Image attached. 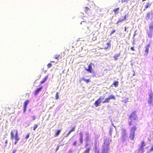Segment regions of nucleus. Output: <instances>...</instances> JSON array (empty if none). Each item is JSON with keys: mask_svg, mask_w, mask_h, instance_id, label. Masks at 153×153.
Instances as JSON below:
<instances>
[{"mask_svg": "<svg viewBox=\"0 0 153 153\" xmlns=\"http://www.w3.org/2000/svg\"><path fill=\"white\" fill-rule=\"evenodd\" d=\"M10 139L13 141L14 140V144L16 145L20 140L17 130H12L10 132Z\"/></svg>", "mask_w": 153, "mask_h": 153, "instance_id": "1", "label": "nucleus"}, {"mask_svg": "<svg viewBox=\"0 0 153 153\" xmlns=\"http://www.w3.org/2000/svg\"><path fill=\"white\" fill-rule=\"evenodd\" d=\"M137 127L134 126L131 127L130 129L129 138L131 140H133L135 136V131L137 130Z\"/></svg>", "mask_w": 153, "mask_h": 153, "instance_id": "2", "label": "nucleus"}, {"mask_svg": "<svg viewBox=\"0 0 153 153\" xmlns=\"http://www.w3.org/2000/svg\"><path fill=\"white\" fill-rule=\"evenodd\" d=\"M88 7L86 6L84 8V11L86 13H88L91 8H94L95 5L93 1L90 2L89 3H88Z\"/></svg>", "mask_w": 153, "mask_h": 153, "instance_id": "3", "label": "nucleus"}, {"mask_svg": "<svg viewBox=\"0 0 153 153\" xmlns=\"http://www.w3.org/2000/svg\"><path fill=\"white\" fill-rule=\"evenodd\" d=\"M109 143H107L106 141H105L104 143L103 146H102V150L101 153H108V150L109 149L108 146Z\"/></svg>", "mask_w": 153, "mask_h": 153, "instance_id": "4", "label": "nucleus"}, {"mask_svg": "<svg viewBox=\"0 0 153 153\" xmlns=\"http://www.w3.org/2000/svg\"><path fill=\"white\" fill-rule=\"evenodd\" d=\"M128 118L129 120H131L133 119L135 120H137L138 116L136 113L135 111H134L129 116Z\"/></svg>", "mask_w": 153, "mask_h": 153, "instance_id": "5", "label": "nucleus"}, {"mask_svg": "<svg viewBox=\"0 0 153 153\" xmlns=\"http://www.w3.org/2000/svg\"><path fill=\"white\" fill-rule=\"evenodd\" d=\"M127 137V134L126 132V130L123 129L121 132V140L123 142L125 141L126 138Z\"/></svg>", "mask_w": 153, "mask_h": 153, "instance_id": "6", "label": "nucleus"}, {"mask_svg": "<svg viewBox=\"0 0 153 153\" xmlns=\"http://www.w3.org/2000/svg\"><path fill=\"white\" fill-rule=\"evenodd\" d=\"M150 46V44H149L147 45L145 47V53L144 55L145 56H147L148 53L149 51V48Z\"/></svg>", "mask_w": 153, "mask_h": 153, "instance_id": "7", "label": "nucleus"}, {"mask_svg": "<svg viewBox=\"0 0 153 153\" xmlns=\"http://www.w3.org/2000/svg\"><path fill=\"white\" fill-rule=\"evenodd\" d=\"M105 45H106V46H105L104 44H103L102 45H103L102 46L103 48L102 49L106 50L110 48L111 46V41H109Z\"/></svg>", "mask_w": 153, "mask_h": 153, "instance_id": "8", "label": "nucleus"}, {"mask_svg": "<svg viewBox=\"0 0 153 153\" xmlns=\"http://www.w3.org/2000/svg\"><path fill=\"white\" fill-rule=\"evenodd\" d=\"M103 99L102 97H100L97 100L95 101L94 103V105L96 107H98L100 104L101 101V99Z\"/></svg>", "mask_w": 153, "mask_h": 153, "instance_id": "9", "label": "nucleus"}, {"mask_svg": "<svg viewBox=\"0 0 153 153\" xmlns=\"http://www.w3.org/2000/svg\"><path fill=\"white\" fill-rule=\"evenodd\" d=\"M149 98L148 99V103L150 104L152 103V101H153V94L152 93H151L149 94Z\"/></svg>", "mask_w": 153, "mask_h": 153, "instance_id": "10", "label": "nucleus"}, {"mask_svg": "<svg viewBox=\"0 0 153 153\" xmlns=\"http://www.w3.org/2000/svg\"><path fill=\"white\" fill-rule=\"evenodd\" d=\"M30 101L28 100H26L23 103V111L25 112L26 111L27 105L29 103Z\"/></svg>", "mask_w": 153, "mask_h": 153, "instance_id": "11", "label": "nucleus"}, {"mask_svg": "<svg viewBox=\"0 0 153 153\" xmlns=\"http://www.w3.org/2000/svg\"><path fill=\"white\" fill-rule=\"evenodd\" d=\"M92 65L93 64L92 63H90L88 65V68H85V70L90 73H91L92 71Z\"/></svg>", "mask_w": 153, "mask_h": 153, "instance_id": "12", "label": "nucleus"}, {"mask_svg": "<svg viewBox=\"0 0 153 153\" xmlns=\"http://www.w3.org/2000/svg\"><path fill=\"white\" fill-rule=\"evenodd\" d=\"M79 140L80 143L82 144L83 141V134L82 132H80L79 133Z\"/></svg>", "mask_w": 153, "mask_h": 153, "instance_id": "13", "label": "nucleus"}, {"mask_svg": "<svg viewBox=\"0 0 153 153\" xmlns=\"http://www.w3.org/2000/svg\"><path fill=\"white\" fill-rule=\"evenodd\" d=\"M146 145V143H145L144 141L143 140L141 142V145L140 147V150H142L143 149V147L145 146Z\"/></svg>", "mask_w": 153, "mask_h": 153, "instance_id": "14", "label": "nucleus"}, {"mask_svg": "<svg viewBox=\"0 0 153 153\" xmlns=\"http://www.w3.org/2000/svg\"><path fill=\"white\" fill-rule=\"evenodd\" d=\"M42 88V86L41 87L39 88H37L34 91V94L35 95H36L38 94V92L40 91Z\"/></svg>", "mask_w": 153, "mask_h": 153, "instance_id": "15", "label": "nucleus"}, {"mask_svg": "<svg viewBox=\"0 0 153 153\" xmlns=\"http://www.w3.org/2000/svg\"><path fill=\"white\" fill-rule=\"evenodd\" d=\"M75 126H74L72 127V128L68 132V133L66 136V137H67L68 136L71 132L74 131L75 130Z\"/></svg>", "mask_w": 153, "mask_h": 153, "instance_id": "16", "label": "nucleus"}, {"mask_svg": "<svg viewBox=\"0 0 153 153\" xmlns=\"http://www.w3.org/2000/svg\"><path fill=\"white\" fill-rule=\"evenodd\" d=\"M151 5V3H150L149 2L147 3L146 5L145 6L144 8L143 9V10L145 11L147 8L150 7Z\"/></svg>", "mask_w": 153, "mask_h": 153, "instance_id": "17", "label": "nucleus"}, {"mask_svg": "<svg viewBox=\"0 0 153 153\" xmlns=\"http://www.w3.org/2000/svg\"><path fill=\"white\" fill-rule=\"evenodd\" d=\"M107 98L108 99V100L109 101L110 100H111V99H113V100L115 99V96L113 95H111Z\"/></svg>", "mask_w": 153, "mask_h": 153, "instance_id": "18", "label": "nucleus"}, {"mask_svg": "<svg viewBox=\"0 0 153 153\" xmlns=\"http://www.w3.org/2000/svg\"><path fill=\"white\" fill-rule=\"evenodd\" d=\"M120 9L119 7H117L113 10V12H114L115 15H117L118 13V11Z\"/></svg>", "mask_w": 153, "mask_h": 153, "instance_id": "19", "label": "nucleus"}, {"mask_svg": "<svg viewBox=\"0 0 153 153\" xmlns=\"http://www.w3.org/2000/svg\"><path fill=\"white\" fill-rule=\"evenodd\" d=\"M48 75L46 76L43 79V80L40 82V84H42L44 83L45 81H46L48 79Z\"/></svg>", "mask_w": 153, "mask_h": 153, "instance_id": "20", "label": "nucleus"}, {"mask_svg": "<svg viewBox=\"0 0 153 153\" xmlns=\"http://www.w3.org/2000/svg\"><path fill=\"white\" fill-rule=\"evenodd\" d=\"M61 130H58L54 134V137H56L57 136L60 134L61 132Z\"/></svg>", "mask_w": 153, "mask_h": 153, "instance_id": "21", "label": "nucleus"}, {"mask_svg": "<svg viewBox=\"0 0 153 153\" xmlns=\"http://www.w3.org/2000/svg\"><path fill=\"white\" fill-rule=\"evenodd\" d=\"M82 80L85 82L87 83L91 82L90 79H86L85 78H83L82 79Z\"/></svg>", "mask_w": 153, "mask_h": 153, "instance_id": "22", "label": "nucleus"}, {"mask_svg": "<svg viewBox=\"0 0 153 153\" xmlns=\"http://www.w3.org/2000/svg\"><path fill=\"white\" fill-rule=\"evenodd\" d=\"M120 53H119L115 54L114 56V57L115 60H117V59L118 57H119V56H120Z\"/></svg>", "mask_w": 153, "mask_h": 153, "instance_id": "23", "label": "nucleus"}, {"mask_svg": "<svg viewBox=\"0 0 153 153\" xmlns=\"http://www.w3.org/2000/svg\"><path fill=\"white\" fill-rule=\"evenodd\" d=\"M151 15V13L149 12H148L146 14V19H149V18L150 17Z\"/></svg>", "mask_w": 153, "mask_h": 153, "instance_id": "24", "label": "nucleus"}, {"mask_svg": "<svg viewBox=\"0 0 153 153\" xmlns=\"http://www.w3.org/2000/svg\"><path fill=\"white\" fill-rule=\"evenodd\" d=\"M149 28L150 30V31L152 32L153 30V23L150 25Z\"/></svg>", "mask_w": 153, "mask_h": 153, "instance_id": "25", "label": "nucleus"}, {"mask_svg": "<svg viewBox=\"0 0 153 153\" xmlns=\"http://www.w3.org/2000/svg\"><path fill=\"white\" fill-rule=\"evenodd\" d=\"M148 35L149 38H151L152 37L153 34L152 32L150 31V32H149L148 33Z\"/></svg>", "mask_w": 153, "mask_h": 153, "instance_id": "26", "label": "nucleus"}, {"mask_svg": "<svg viewBox=\"0 0 153 153\" xmlns=\"http://www.w3.org/2000/svg\"><path fill=\"white\" fill-rule=\"evenodd\" d=\"M113 85L115 87H117L118 85V82L116 81H114L113 83Z\"/></svg>", "mask_w": 153, "mask_h": 153, "instance_id": "27", "label": "nucleus"}, {"mask_svg": "<svg viewBox=\"0 0 153 153\" xmlns=\"http://www.w3.org/2000/svg\"><path fill=\"white\" fill-rule=\"evenodd\" d=\"M110 102L109 100H108V99L106 98H105V100L102 102L103 103H108Z\"/></svg>", "mask_w": 153, "mask_h": 153, "instance_id": "28", "label": "nucleus"}, {"mask_svg": "<svg viewBox=\"0 0 153 153\" xmlns=\"http://www.w3.org/2000/svg\"><path fill=\"white\" fill-rule=\"evenodd\" d=\"M90 151V148H87L85 150V153H89Z\"/></svg>", "mask_w": 153, "mask_h": 153, "instance_id": "29", "label": "nucleus"}, {"mask_svg": "<svg viewBox=\"0 0 153 153\" xmlns=\"http://www.w3.org/2000/svg\"><path fill=\"white\" fill-rule=\"evenodd\" d=\"M128 124L129 126H131L132 124V121L131 120L129 121L128 122Z\"/></svg>", "mask_w": 153, "mask_h": 153, "instance_id": "30", "label": "nucleus"}, {"mask_svg": "<svg viewBox=\"0 0 153 153\" xmlns=\"http://www.w3.org/2000/svg\"><path fill=\"white\" fill-rule=\"evenodd\" d=\"M52 64L50 62V63H49L47 65V67L48 68H50V67H51L52 66Z\"/></svg>", "mask_w": 153, "mask_h": 153, "instance_id": "31", "label": "nucleus"}, {"mask_svg": "<svg viewBox=\"0 0 153 153\" xmlns=\"http://www.w3.org/2000/svg\"><path fill=\"white\" fill-rule=\"evenodd\" d=\"M123 20H123V19H120L116 23V24H118L120 22H122Z\"/></svg>", "mask_w": 153, "mask_h": 153, "instance_id": "32", "label": "nucleus"}, {"mask_svg": "<svg viewBox=\"0 0 153 153\" xmlns=\"http://www.w3.org/2000/svg\"><path fill=\"white\" fill-rule=\"evenodd\" d=\"M59 98V96L58 94V93L57 92L56 94V95L55 96V99L57 100Z\"/></svg>", "mask_w": 153, "mask_h": 153, "instance_id": "33", "label": "nucleus"}, {"mask_svg": "<svg viewBox=\"0 0 153 153\" xmlns=\"http://www.w3.org/2000/svg\"><path fill=\"white\" fill-rule=\"evenodd\" d=\"M37 126H38L37 124L34 125L33 128V130H35L36 128H37Z\"/></svg>", "mask_w": 153, "mask_h": 153, "instance_id": "34", "label": "nucleus"}, {"mask_svg": "<svg viewBox=\"0 0 153 153\" xmlns=\"http://www.w3.org/2000/svg\"><path fill=\"white\" fill-rule=\"evenodd\" d=\"M30 134L29 133L26 136L25 138V139H27L29 138V136H30Z\"/></svg>", "mask_w": 153, "mask_h": 153, "instance_id": "35", "label": "nucleus"}, {"mask_svg": "<svg viewBox=\"0 0 153 153\" xmlns=\"http://www.w3.org/2000/svg\"><path fill=\"white\" fill-rule=\"evenodd\" d=\"M59 57V55H56L54 56V58L55 59H58V58Z\"/></svg>", "mask_w": 153, "mask_h": 153, "instance_id": "36", "label": "nucleus"}, {"mask_svg": "<svg viewBox=\"0 0 153 153\" xmlns=\"http://www.w3.org/2000/svg\"><path fill=\"white\" fill-rule=\"evenodd\" d=\"M73 145L75 146L76 145V141H75L72 144Z\"/></svg>", "mask_w": 153, "mask_h": 153, "instance_id": "37", "label": "nucleus"}, {"mask_svg": "<svg viewBox=\"0 0 153 153\" xmlns=\"http://www.w3.org/2000/svg\"><path fill=\"white\" fill-rule=\"evenodd\" d=\"M32 120H34L35 119H36V117L35 116H32Z\"/></svg>", "mask_w": 153, "mask_h": 153, "instance_id": "38", "label": "nucleus"}, {"mask_svg": "<svg viewBox=\"0 0 153 153\" xmlns=\"http://www.w3.org/2000/svg\"><path fill=\"white\" fill-rule=\"evenodd\" d=\"M115 32V30H112V31H111V34H112L113 33H114Z\"/></svg>", "mask_w": 153, "mask_h": 153, "instance_id": "39", "label": "nucleus"}, {"mask_svg": "<svg viewBox=\"0 0 153 153\" xmlns=\"http://www.w3.org/2000/svg\"><path fill=\"white\" fill-rule=\"evenodd\" d=\"M150 151H153V144L150 150Z\"/></svg>", "mask_w": 153, "mask_h": 153, "instance_id": "40", "label": "nucleus"}, {"mask_svg": "<svg viewBox=\"0 0 153 153\" xmlns=\"http://www.w3.org/2000/svg\"><path fill=\"white\" fill-rule=\"evenodd\" d=\"M130 49H131V50H132V51H134V48H133V47H131V48H130Z\"/></svg>", "mask_w": 153, "mask_h": 153, "instance_id": "41", "label": "nucleus"}, {"mask_svg": "<svg viewBox=\"0 0 153 153\" xmlns=\"http://www.w3.org/2000/svg\"><path fill=\"white\" fill-rule=\"evenodd\" d=\"M126 19V15H125L124 16V18L123 19V20H125Z\"/></svg>", "mask_w": 153, "mask_h": 153, "instance_id": "42", "label": "nucleus"}, {"mask_svg": "<svg viewBox=\"0 0 153 153\" xmlns=\"http://www.w3.org/2000/svg\"><path fill=\"white\" fill-rule=\"evenodd\" d=\"M16 150H14L13 152L12 153H15L16 152Z\"/></svg>", "mask_w": 153, "mask_h": 153, "instance_id": "43", "label": "nucleus"}, {"mask_svg": "<svg viewBox=\"0 0 153 153\" xmlns=\"http://www.w3.org/2000/svg\"><path fill=\"white\" fill-rule=\"evenodd\" d=\"M128 0H122V2H125L126 1H127Z\"/></svg>", "mask_w": 153, "mask_h": 153, "instance_id": "44", "label": "nucleus"}, {"mask_svg": "<svg viewBox=\"0 0 153 153\" xmlns=\"http://www.w3.org/2000/svg\"><path fill=\"white\" fill-rule=\"evenodd\" d=\"M124 30H125V31H126V27H125V28H124Z\"/></svg>", "mask_w": 153, "mask_h": 153, "instance_id": "45", "label": "nucleus"}, {"mask_svg": "<svg viewBox=\"0 0 153 153\" xmlns=\"http://www.w3.org/2000/svg\"><path fill=\"white\" fill-rule=\"evenodd\" d=\"M5 143H6V144L7 143V140H6L5 141Z\"/></svg>", "mask_w": 153, "mask_h": 153, "instance_id": "46", "label": "nucleus"}, {"mask_svg": "<svg viewBox=\"0 0 153 153\" xmlns=\"http://www.w3.org/2000/svg\"><path fill=\"white\" fill-rule=\"evenodd\" d=\"M50 62L51 63H54V61H51Z\"/></svg>", "mask_w": 153, "mask_h": 153, "instance_id": "47", "label": "nucleus"}, {"mask_svg": "<svg viewBox=\"0 0 153 153\" xmlns=\"http://www.w3.org/2000/svg\"><path fill=\"white\" fill-rule=\"evenodd\" d=\"M110 134H111V131H110Z\"/></svg>", "mask_w": 153, "mask_h": 153, "instance_id": "48", "label": "nucleus"}, {"mask_svg": "<svg viewBox=\"0 0 153 153\" xmlns=\"http://www.w3.org/2000/svg\"><path fill=\"white\" fill-rule=\"evenodd\" d=\"M146 0H142V1H146Z\"/></svg>", "mask_w": 153, "mask_h": 153, "instance_id": "49", "label": "nucleus"}, {"mask_svg": "<svg viewBox=\"0 0 153 153\" xmlns=\"http://www.w3.org/2000/svg\"><path fill=\"white\" fill-rule=\"evenodd\" d=\"M152 59H153V57H152Z\"/></svg>", "mask_w": 153, "mask_h": 153, "instance_id": "50", "label": "nucleus"}, {"mask_svg": "<svg viewBox=\"0 0 153 153\" xmlns=\"http://www.w3.org/2000/svg\"><path fill=\"white\" fill-rule=\"evenodd\" d=\"M98 153H99V152H98Z\"/></svg>", "mask_w": 153, "mask_h": 153, "instance_id": "51", "label": "nucleus"}]
</instances>
